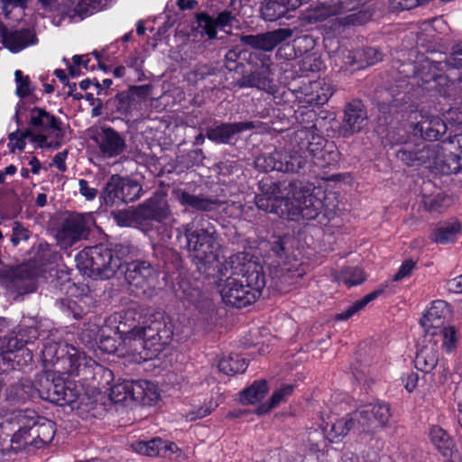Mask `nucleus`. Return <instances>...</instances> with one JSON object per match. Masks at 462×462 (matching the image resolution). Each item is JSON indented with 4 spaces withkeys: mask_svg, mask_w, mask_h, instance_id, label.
<instances>
[{
    "mask_svg": "<svg viewBox=\"0 0 462 462\" xmlns=\"http://www.w3.org/2000/svg\"><path fill=\"white\" fill-rule=\"evenodd\" d=\"M441 338V349L448 355L456 353L460 339L459 331L454 326L441 327L430 332Z\"/></svg>",
    "mask_w": 462,
    "mask_h": 462,
    "instance_id": "obj_46",
    "label": "nucleus"
},
{
    "mask_svg": "<svg viewBox=\"0 0 462 462\" xmlns=\"http://www.w3.org/2000/svg\"><path fill=\"white\" fill-rule=\"evenodd\" d=\"M15 83H16V95L21 97H26L31 93V80L28 75H23V71L16 69L14 72Z\"/></svg>",
    "mask_w": 462,
    "mask_h": 462,
    "instance_id": "obj_63",
    "label": "nucleus"
},
{
    "mask_svg": "<svg viewBox=\"0 0 462 462\" xmlns=\"http://www.w3.org/2000/svg\"><path fill=\"white\" fill-rule=\"evenodd\" d=\"M308 2L309 0H263L260 6L261 16L265 21L273 22Z\"/></svg>",
    "mask_w": 462,
    "mask_h": 462,
    "instance_id": "obj_28",
    "label": "nucleus"
},
{
    "mask_svg": "<svg viewBox=\"0 0 462 462\" xmlns=\"http://www.w3.org/2000/svg\"><path fill=\"white\" fill-rule=\"evenodd\" d=\"M163 439L160 437L152 438L149 440L136 441L133 447L136 452L147 457H161Z\"/></svg>",
    "mask_w": 462,
    "mask_h": 462,
    "instance_id": "obj_55",
    "label": "nucleus"
},
{
    "mask_svg": "<svg viewBox=\"0 0 462 462\" xmlns=\"http://www.w3.org/2000/svg\"><path fill=\"white\" fill-rule=\"evenodd\" d=\"M357 420L356 417L346 416L337 420L331 424L330 430L326 434L329 443L339 442L349 431L354 429Z\"/></svg>",
    "mask_w": 462,
    "mask_h": 462,
    "instance_id": "obj_48",
    "label": "nucleus"
},
{
    "mask_svg": "<svg viewBox=\"0 0 462 462\" xmlns=\"http://www.w3.org/2000/svg\"><path fill=\"white\" fill-rule=\"evenodd\" d=\"M134 312L131 310L124 312V314H121L120 324L116 325L118 339L130 347L134 344L139 326V322L134 319Z\"/></svg>",
    "mask_w": 462,
    "mask_h": 462,
    "instance_id": "obj_42",
    "label": "nucleus"
},
{
    "mask_svg": "<svg viewBox=\"0 0 462 462\" xmlns=\"http://www.w3.org/2000/svg\"><path fill=\"white\" fill-rule=\"evenodd\" d=\"M331 19L324 25V32L328 37L344 38L352 29L363 26L372 19L373 13L367 9L349 7V4L343 0L332 1L328 4H319L310 9L303 20L310 23H321Z\"/></svg>",
    "mask_w": 462,
    "mask_h": 462,
    "instance_id": "obj_3",
    "label": "nucleus"
},
{
    "mask_svg": "<svg viewBox=\"0 0 462 462\" xmlns=\"http://www.w3.org/2000/svg\"><path fill=\"white\" fill-rule=\"evenodd\" d=\"M441 63L423 67L416 78L421 80L417 84L427 90H435L439 96L457 99L462 93V39L451 46L449 56L446 58L447 74H439L435 70Z\"/></svg>",
    "mask_w": 462,
    "mask_h": 462,
    "instance_id": "obj_5",
    "label": "nucleus"
},
{
    "mask_svg": "<svg viewBox=\"0 0 462 462\" xmlns=\"http://www.w3.org/2000/svg\"><path fill=\"white\" fill-rule=\"evenodd\" d=\"M256 207L268 213H274L277 215L282 214L283 210L281 208L282 205L285 203L284 199L277 197H254Z\"/></svg>",
    "mask_w": 462,
    "mask_h": 462,
    "instance_id": "obj_57",
    "label": "nucleus"
},
{
    "mask_svg": "<svg viewBox=\"0 0 462 462\" xmlns=\"http://www.w3.org/2000/svg\"><path fill=\"white\" fill-rule=\"evenodd\" d=\"M335 92L330 79H319L303 84L295 90V97L300 106L319 107L325 105Z\"/></svg>",
    "mask_w": 462,
    "mask_h": 462,
    "instance_id": "obj_15",
    "label": "nucleus"
},
{
    "mask_svg": "<svg viewBox=\"0 0 462 462\" xmlns=\"http://www.w3.org/2000/svg\"><path fill=\"white\" fill-rule=\"evenodd\" d=\"M448 312V303L442 300H433L426 313L420 319V324L427 333L441 328Z\"/></svg>",
    "mask_w": 462,
    "mask_h": 462,
    "instance_id": "obj_37",
    "label": "nucleus"
},
{
    "mask_svg": "<svg viewBox=\"0 0 462 462\" xmlns=\"http://www.w3.org/2000/svg\"><path fill=\"white\" fill-rule=\"evenodd\" d=\"M269 385L265 379L255 380L250 386L240 392V402L245 405L261 402L268 393Z\"/></svg>",
    "mask_w": 462,
    "mask_h": 462,
    "instance_id": "obj_43",
    "label": "nucleus"
},
{
    "mask_svg": "<svg viewBox=\"0 0 462 462\" xmlns=\"http://www.w3.org/2000/svg\"><path fill=\"white\" fill-rule=\"evenodd\" d=\"M446 197L442 193L428 195L423 197V204L426 210L439 212L443 208Z\"/></svg>",
    "mask_w": 462,
    "mask_h": 462,
    "instance_id": "obj_64",
    "label": "nucleus"
},
{
    "mask_svg": "<svg viewBox=\"0 0 462 462\" xmlns=\"http://www.w3.org/2000/svg\"><path fill=\"white\" fill-rule=\"evenodd\" d=\"M384 292V288H379L364 296L362 299L356 300L352 305L347 307L344 311L337 313L335 317L337 321H346L352 318L356 313L364 309L368 303L377 299Z\"/></svg>",
    "mask_w": 462,
    "mask_h": 462,
    "instance_id": "obj_49",
    "label": "nucleus"
},
{
    "mask_svg": "<svg viewBox=\"0 0 462 462\" xmlns=\"http://www.w3.org/2000/svg\"><path fill=\"white\" fill-rule=\"evenodd\" d=\"M367 121V110L360 99L348 102L344 109L343 124L352 134L360 132Z\"/></svg>",
    "mask_w": 462,
    "mask_h": 462,
    "instance_id": "obj_30",
    "label": "nucleus"
},
{
    "mask_svg": "<svg viewBox=\"0 0 462 462\" xmlns=\"http://www.w3.org/2000/svg\"><path fill=\"white\" fill-rule=\"evenodd\" d=\"M413 362L416 369L424 374H430L435 383L444 384L450 375L448 362L439 358V348L431 341L417 350Z\"/></svg>",
    "mask_w": 462,
    "mask_h": 462,
    "instance_id": "obj_11",
    "label": "nucleus"
},
{
    "mask_svg": "<svg viewBox=\"0 0 462 462\" xmlns=\"http://www.w3.org/2000/svg\"><path fill=\"white\" fill-rule=\"evenodd\" d=\"M446 123L437 116H421L413 126V133L425 141L434 142L439 140L447 132Z\"/></svg>",
    "mask_w": 462,
    "mask_h": 462,
    "instance_id": "obj_29",
    "label": "nucleus"
},
{
    "mask_svg": "<svg viewBox=\"0 0 462 462\" xmlns=\"http://www.w3.org/2000/svg\"><path fill=\"white\" fill-rule=\"evenodd\" d=\"M97 347L104 353L114 354L117 351L120 345L119 339L116 338L114 335L99 333L94 337Z\"/></svg>",
    "mask_w": 462,
    "mask_h": 462,
    "instance_id": "obj_61",
    "label": "nucleus"
},
{
    "mask_svg": "<svg viewBox=\"0 0 462 462\" xmlns=\"http://www.w3.org/2000/svg\"><path fill=\"white\" fill-rule=\"evenodd\" d=\"M34 279L33 272L24 263L8 265L0 269V286L21 295L36 291Z\"/></svg>",
    "mask_w": 462,
    "mask_h": 462,
    "instance_id": "obj_14",
    "label": "nucleus"
},
{
    "mask_svg": "<svg viewBox=\"0 0 462 462\" xmlns=\"http://www.w3.org/2000/svg\"><path fill=\"white\" fill-rule=\"evenodd\" d=\"M295 118L300 127L294 133L293 151L300 157L310 158L319 168H327L337 162L338 152L328 150V141L323 136L328 117L318 115L314 107L300 106L295 110Z\"/></svg>",
    "mask_w": 462,
    "mask_h": 462,
    "instance_id": "obj_2",
    "label": "nucleus"
},
{
    "mask_svg": "<svg viewBox=\"0 0 462 462\" xmlns=\"http://www.w3.org/2000/svg\"><path fill=\"white\" fill-rule=\"evenodd\" d=\"M23 425L12 438V442L23 440V445L32 444L36 448L48 445L55 436V423L38 415L34 411H25Z\"/></svg>",
    "mask_w": 462,
    "mask_h": 462,
    "instance_id": "obj_7",
    "label": "nucleus"
},
{
    "mask_svg": "<svg viewBox=\"0 0 462 462\" xmlns=\"http://www.w3.org/2000/svg\"><path fill=\"white\" fill-rule=\"evenodd\" d=\"M151 385L147 380H123L111 386L109 398L115 403L127 401L144 403Z\"/></svg>",
    "mask_w": 462,
    "mask_h": 462,
    "instance_id": "obj_19",
    "label": "nucleus"
},
{
    "mask_svg": "<svg viewBox=\"0 0 462 462\" xmlns=\"http://www.w3.org/2000/svg\"><path fill=\"white\" fill-rule=\"evenodd\" d=\"M39 337V331L34 327H19L14 337L8 339V347H13L23 354V351H31L25 346L32 343Z\"/></svg>",
    "mask_w": 462,
    "mask_h": 462,
    "instance_id": "obj_45",
    "label": "nucleus"
},
{
    "mask_svg": "<svg viewBox=\"0 0 462 462\" xmlns=\"http://www.w3.org/2000/svg\"><path fill=\"white\" fill-rule=\"evenodd\" d=\"M338 200L334 192H327L322 188L314 187L303 197L300 213L303 219L317 220L320 226H328L337 216Z\"/></svg>",
    "mask_w": 462,
    "mask_h": 462,
    "instance_id": "obj_6",
    "label": "nucleus"
},
{
    "mask_svg": "<svg viewBox=\"0 0 462 462\" xmlns=\"http://www.w3.org/2000/svg\"><path fill=\"white\" fill-rule=\"evenodd\" d=\"M255 128L252 121L235 122V123H217L207 127L206 136L208 140L218 144H228L235 136L245 131Z\"/></svg>",
    "mask_w": 462,
    "mask_h": 462,
    "instance_id": "obj_24",
    "label": "nucleus"
},
{
    "mask_svg": "<svg viewBox=\"0 0 462 462\" xmlns=\"http://www.w3.org/2000/svg\"><path fill=\"white\" fill-rule=\"evenodd\" d=\"M292 36V29L278 28L262 33L244 35L242 42L254 50L271 51Z\"/></svg>",
    "mask_w": 462,
    "mask_h": 462,
    "instance_id": "obj_20",
    "label": "nucleus"
},
{
    "mask_svg": "<svg viewBox=\"0 0 462 462\" xmlns=\"http://www.w3.org/2000/svg\"><path fill=\"white\" fill-rule=\"evenodd\" d=\"M439 151V143L424 141L413 143L401 141L395 155L407 167L429 169L431 160L436 159L435 156Z\"/></svg>",
    "mask_w": 462,
    "mask_h": 462,
    "instance_id": "obj_12",
    "label": "nucleus"
},
{
    "mask_svg": "<svg viewBox=\"0 0 462 462\" xmlns=\"http://www.w3.org/2000/svg\"><path fill=\"white\" fill-rule=\"evenodd\" d=\"M324 68L325 65L321 56L315 52L305 55L300 62V70L302 74L319 72Z\"/></svg>",
    "mask_w": 462,
    "mask_h": 462,
    "instance_id": "obj_60",
    "label": "nucleus"
},
{
    "mask_svg": "<svg viewBox=\"0 0 462 462\" xmlns=\"http://www.w3.org/2000/svg\"><path fill=\"white\" fill-rule=\"evenodd\" d=\"M5 401L11 405L24 403L29 400L39 399L38 375L35 381L22 378L6 386L4 392Z\"/></svg>",
    "mask_w": 462,
    "mask_h": 462,
    "instance_id": "obj_26",
    "label": "nucleus"
},
{
    "mask_svg": "<svg viewBox=\"0 0 462 462\" xmlns=\"http://www.w3.org/2000/svg\"><path fill=\"white\" fill-rule=\"evenodd\" d=\"M348 58L351 59L349 63L352 66H356L357 69H364L381 61L383 58V53L379 48L366 46L353 51L349 53Z\"/></svg>",
    "mask_w": 462,
    "mask_h": 462,
    "instance_id": "obj_40",
    "label": "nucleus"
},
{
    "mask_svg": "<svg viewBox=\"0 0 462 462\" xmlns=\"http://www.w3.org/2000/svg\"><path fill=\"white\" fill-rule=\"evenodd\" d=\"M96 143L100 154L105 159L116 158L126 150L125 136L111 126L100 128Z\"/></svg>",
    "mask_w": 462,
    "mask_h": 462,
    "instance_id": "obj_23",
    "label": "nucleus"
},
{
    "mask_svg": "<svg viewBox=\"0 0 462 462\" xmlns=\"http://www.w3.org/2000/svg\"><path fill=\"white\" fill-rule=\"evenodd\" d=\"M248 367V362L238 354H231L220 359L218 368L220 372L227 375L243 374Z\"/></svg>",
    "mask_w": 462,
    "mask_h": 462,
    "instance_id": "obj_50",
    "label": "nucleus"
},
{
    "mask_svg": "<svg viewBox=\"0 0 462 462\" xmlns=\"http://www.w3.org/2000/svg\"><path fill=\"white\" fill-rule=\"evenodd\" d=\"M32 361L31 351H23L21 354L13 347L0 355V374H7L13 370H21Z\"/></svg>",
    "mask_w": 462,
    "mask_h": 462,
    "instance_id": "obj_38",
    "label": "nucleus"
},
{
    "mask_svg": "<svg viewBox=\"0 0 462 462\" xmlns=\"http://www.w3.org/2000/svg\"><path fill=\"white\" fill-rule=\"evenodd\" d=\"M462 233V224L457 219L439 222L431 231L430 239L438 245L454 244Z\"/></svg>",
    "mask_w": 462,
    "mask_h": 462,
    "instance_id": "obj_36",
    "label": "nucleus"
},
{
    "mask_svg": "<svg viewBox=\"0 0 462 462\" xmlns=\"http://www.w3.org/2000/svg\"><path fill=\"white\" fill-rule=\"evenodd\" d=\"M128 256L123 263L125 265V279L126 282L137 290L145 292L153 286L158 278L159 270L145 260H132L127 262Z\"/></svg>",
    "mask_w": 462,
    "mask_h": 462,
    "instance_id": "obj_16",
    "label": "nucleus"
},
{
    "mask_svg": "<svg viewBox=\"0 0 462 462\" xmlns=\"http://www.w3.org/2000/svg\"><path fill=\"white\" fill-rule=\"evenodd\" d=\"M39 399L60 406L71 405L79 397V391L71 383L54 374L38 375Z\"/></svg>",
    "mask_w": 462,
    "mask_h": 462,
    "instance_id": "obj_10",
    "label": "nucleus"
},
{
    "mask_svg": "<svg viewBox=\"0 0 462 462\" xmlns=\"http://www.w3.org/2000/svg\"><path fill=\"white\" fill-rule=\"evenodd\" d=\"M131 251L130 245L97 244L84 248L77 254V266L90 277L107 280L123 267Z\"/></svg>",
    "mask_w": 462,
    "mask_h": 462,
    "instance_id": "obj_4",
    "label": "nucleus"
},
{
    "mask_svg": "<svg viewBox=\"0 0 462 462\" xmlns=\"http://www.w3.org/2000/svg\"><path fill=\"white\" fill-rule=\"evenodd\" d=\"M247 52L239 49L229 50L225 56V67L230 71L244 73Z\"/></svg>",
    "mask_w": 462,
    "mask_h": 462,
    "instance_id": "obj_56",
    "label": "nucleus"
},
{
    "mask_svg": "<svg viewBox=\"0 0 462 462\" xmlns=\"http://www.w3.org/2000/svg\"><path fill=\"white\" fill-rule=\"evenodd\" d=\"M177 240L192 254L199 273L215 276L221 272L219 236L209 219L203 216L196 217L180 226L177 228Z\"/></svg>",
    "mask_w": 462,
    "mask_h": 462,
    "instance_id": "obj_1",
    "label": "nucleus"
},
{
    "mask_svg": "<svg viewBox=\"0 0 462 462\" xmlns=\"http://www.w3.org/2000/svg\"><path fill=\"white\" fill-rule=\"evenodd\" d=\"M255 168L263 172L282 171L293 172L294 165L289 162H283L282 154L278 152L263 154L256 157L254 161Z\"/></svg>",
    "mask_w": 462,
    "mask_h": 462,
    "instance_id": "obj_41",
    "label": "nucleus"
},
{
    "mask_svg": "<svg viewBox=\"0 0 462 462\" xmlns=\"http://www.w3.org/2000/svg\"><path fill=\"white\" fill-rule=\"evenodd\" d=\"M429 437L437 450L447 458V461L458 455L453 438L440 426L433 425L430 428Z\"/></svg>",
    "mask_w": 462,
    "mask_h": 462,
    "instance_id": "obj_32",
    "label": "nucleus"
},
{
    "mask_svg": "<svg viewBox=\"0 0 462 462\" xmlns=\"http://www.w3.org/2000/svg\"><path fill=\"white\" fill-rule=\"evenodd\" d=\"M178 200L182 206L188 208L205 212L216 211L225 204L224 201L218 199L205 197L203 195H194L185 190H180L178 193Z\"/></svg>",
    "mask_w": 462,
    "mask_h": 462,
    "instance_id": "obj_31",
    "label": "nucleus"
},
{
    "mask_svg": "<svg viewBox=\"0 0 462 462\" xmlns=\"http://www.w3.org/2000/svg\"><path fill=\"white\" fill-rule=\"evenodd\" d=\"M143 191L141 184L129 178H122L120 182V192L122 203H129L138 199Z\"/></svg>",
    "mask_w": 462,
    "mask_h": 462,
    "instance_id": "obj_54",
    "label": "nucleus"
},
{
    "mask_svg": "<svg viewBox=\"0 0 462 462\" xmlns=\"http://www.w3.org/2000/svg\"><path fill=\"white\" fill-rule=\"evenodd\" d=\"M73 353L67 352V355L59 356L58 353L51 359L55 365H58L62 369V374H67L68 377H79V381L88 383L96 380V370L103 371L109 377L113 376V372L110 369H105L102 365H98L93 358L81 355L75 347H71Z\"/></svg>",
    "mask_w": 462,
    "mask_h": 462,
    "instance_id": "obj_8",
    "label": "nucleus"
},
{
    "mask_svg": "<svg viewBox=\"0 0 462 462\" xmlns=\"http://www.w3.org/2000/svg\"><path fill=\"white\" fill-rule=\"evenodd\" d=\"M198 27L201 28V33L213 40L217 38V28L218 27L215 19L207 12H199L196 14Z\"/></svg>",
    "mask_w": 462,
    "mask_h": 462,
    "instance_id": "obj_58",
    "label": "nucleus"
},
{
    "mask_svg": "<svg viewBox=\"0 0 462 462\" xmlns=\"http://www.w3.org/2000/svg\"><path fill=\"white\" fill-rule=\"evenodd\" d=\"M30 125L34 129L46 133H54L62 128L61 120L45 108L33 106L30 111Z\"/></svg>",
    "mask_w": 462,
    "mask_h": 462,
    "instance_id": "obj_33",
    "label": "nucleus"
},
{
    "mask_svg": "<svg viewBox=\"0 0 462 462\" xmlns=\"http://www.w3.org/2000/svg\"><path fill=\"white\" fill-rule=\"evenodd\" d=\"M38 42L37 35L34 30L30 28H23L20 30L9 31L8 34L2 41L5 48L13 53H17L30 45Z\"/></svg>",
    "mask_w": 462,
    "mask_h": 462,
    "instance_id": "obj_34",
    "label": "nucleus"
},
{
    "mask_svg": "<svg viewBox=\"0 0 462 462\" xmlns=\"http://www.w3.org/2000/svg\"><path fill=\"white\" fill-rule=\"evenodd\" d=\"M303 443L310 453L318 454L328 448L329 441L323 429L310 428L306 431Z\"/></svg>",
    "mask_w": 462,
    "mask_h": 462,
    "instance_id": "obj_44",
    "label": "nucleus"
},
{
    "mask_svg": "<svg viewBox=\"0 0 462 462\" xmlns=\"http://www.w3.org/2000/svg\"><path fill=\"white\" fill-rule=\"evenodd\" d=\"M254 58L260 60V67L254 70H251L248 75H243L239 79L236 80V86L240 88H256L259 89H265L266 88L270 87L272 82L270 78V66L272 65L271 58L266 54L253 55V53H251L249 55L251 62L253 61Z\"/></svg>",
    "mask_w": 462,
    "mask_h": 462,
    "instance_id": "obj_22",
    "label": "nucleus"
},
{
    "mask_svg": "<svg viewBox=\"0 0 462 462\" xmlns=\"http://www.w3.org/2000/svg\"><path fill=\"white\" fill-rule=\"evenodd\" d=\"M30 259L23 263L26 267L33 272V277L36 278L45 268L56 263L59 254L53 247L46 241H40L32 246Z\"/></svg>",
    "mask_w": 462,
    "mask_h": 462,
    "instance_id": "obj_27",
    "label": "nucleus"
},
{
    "mask_svg": "<svg viewBox=\"0 0 462 462\" xmlns=\"http://www.w3.org/2000/svg\"><path fill=\"white\" fill-rule=\"evenodd\" d=\"M316 46V39L310 33L297 35L292 40V44L282 45L277 51V56L283 57V51H290V57H297L310 54Z\"/></svg>",
    "mask_w": 462,
    "mask_h": 462,
    "instance_id": "obj_39",
    "label": "nucleus"
},
{
    "mask_svg": "<svg viewBox=\"0 0 462 462\" xmlns=\"http://www.w3.org/2000/svg\"><path fill=\"white\" fill-rule=\"evenodd\" d=\"M169 208L167 201L162 196H153L140 204L132 212V218L138 224H144L148 221L158 223L167 219Z\"/></svg>",
    "mask_w": 462,
    "mask_h": 462,
    "instance_id": "obj_21",
    "label": "nucleus"
},
{
    "mask_svg": "<svg viewBox=\"0 0 462 462\" xmlns=\"http://www.w3.org/2000/svg\"><path fill=\"white\" fill-rule=\"evenodd\" d=\"M89 232V219L84 214L75 213L62 221L56 236L60 244L73 246L79 241L87 239Z\"/></svg>",
    "mask_w": 462,
    "mask_h": 462,
    "instance_id": "obj_17",
    "label": "nucleus"
},
{
    "mask_svg": "<svg viewBox=\"0 0 462 462\" xmlns=\"http://www.w3.org/2000/svg\"><path fill=\"white\" fill-rule=\"evenodd\" d=\"M135 106V98L131 97L130 92H118L105 102V117L111 122L116 119L130 121Z\"/></svg>",
    "mask_w": 462,
    "mask_h": 462,
    "instance_id": "obj_25",
    "label": "nucleus"
},
{
    "mask_svg": "<svg viewBox=\"0 0 462 462\" xmlns=\"http://www.w3.org/2000/svg\"><path fill=\"white\" fill-rule=\"evenodd\" d=\"M436 159L431 160L429 170L431 172L441 175H449L457 173L462 170V163L456 154L450 151L446 152L445 149L439 144V151L435 156Z\"/></svg>",
    "mask_w": 462,
    "mask_h": 462,
    "instance_id": "obj_35",
    "label": "nucleus"
},
{
    "mask_svg": "<svg viewBox=\"0 0 462 462\" xmlns=\"http://www.w3.org/2000/svg\"><path fill=\"white\" fill-rule=\"evenodd\" d=\"M164 327L163 323L156 320L147 326L139 325L132 347L144 359L156 357L169 344L171 337Z\"/></svg>",
    "mask_w": 462,
    "mask_h": 462,
    "instance_id": "obj_9",
    "label": "nucleus"
},
{
    "mask_svg": "<svg viewBox=\"0 0 462 462\" xmlns=\"http://www.w3.org/2000/svg\"><path fill=\"white\" fill-rule=\"evenodd\" d=\"M294 391L292 384H283L279 389L275 390L266 402L261 403L256 408V414L263 415L271 411L273 408L277 407L281 402H286Z\"/></svg>",
    "mask_w": 462,
    "mask_h": 462,
    "instance_id": "obj_47",
    "label": "nucleus"
},
{
    "mask_svg": "<svg viewBox=\"0 0 462 462\" xmlns=\"http://www.w3.org/2000/svg\"><path fill=\"white\" fill-rule=\"evenodd\" d=\"M240 279L244 281L250 293L254 294V301L262 295V291L265 287V276L263 268L255 267L252 272L247 271Z\"/></svg>",
    "mask_w": 462,
    "mask_h": 462,
    "instance_id": "obj_52",
    "label": "nucleus"
},
{
    "mask_svg": "<svg viewBox=\"0 0 462 462\" xmlns=\"http://www.w3.org/2000/svg\"><path fill=\"white\" fill-rule=\"evenodd\" d=\"M353 416L357 420L361 430L370 433L387 427L392 418V409L389 402L378 400L361 406Z\"/></svg>",
    "mask_w": 462,
    "mask_h": 462,
    "instance_id": "obj_13",
    "label": "nucleus"
},
{
    "mask_svg": "<svg viewBox=\"0 0 462 462\" xmlns=\"http://www.w3.org/2000/svg\"><path fill=\"white\" fill-rule=\"evenodd\" d=\"M337 281L351 288L365 282L366 281V274L361 267L346 265L343 266L340 270Z\"/></svg>",
    "mask_w": 462,
    "mask_h": 462,
    "instance_id": "obj_51",
    "label": "nucleus"
},
{
    "mask_svg": "<svg viewBox=\"0 0 462 462\" xmlns=\"http://www.w3.org/2000/svg\"><path fill=\"white\" fill-rule=\"evenodd\" d=\"M120 182L121 177L118 175H113L106 184L100 195V198L103 199L106 206L112 207L122 203L120 198Z\"/></svg>",
    "mask_w": 462,
    "mask_h": 462,
    "instance_id": "obj_53",
    "label": "nucleus"
},
{
    "mask_svg": "<svg viewBox=\"0 0 462 462\" xmlns=\"http://www.w3.org/2000/svg\"><path fill=\"white\" fill-rule=\"evenodd\" d=\"M218 289L222 300L226 306L243 309L255 302L254 294L249 292V289L242 279L228 277L224 283L218 284Z\"/></svg>",
    "mask_w": 462,
    "mask_h": 462,
    "instance_id": "obj_18",
    "label": "nucleus"
},
{
    "mask_svg": "<svg viewBox=\"0 0 462 462\" xmlns=\"http://www.w3.org/2000/svg\"><path fill=\"white\" fill-rule=\"evenodd\" d=\"M31 134V129L27 128L21 131L17 128L14 132L8 135L9 143L7 144L10 152H14L15 149L23 151L26 146L25 139Z\"/></svg>",
    "mask_w": 462,
    "mask_h": 462,
    "instance_id": "obj_62",
    "label": "nucleus"
},
{
    "mask_svg": "<svg viewBox=\"0 0 462 462\" xmlns=\"http://www.w3.org/2000/svg\"><path fill=\"white\" fill-rule=\"evenodd\" d=\"M258 188L260 190L256 197H277L284 199L282 191L281 182L273 180L271 177L263 178L259 183Z\"/></svg>",
    "mask_w": 462,
    "mask_h": 462,
    "instance_id": "obj_59",
    "label": "nucleus"
}]
</instances>
